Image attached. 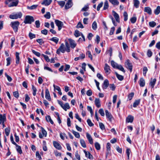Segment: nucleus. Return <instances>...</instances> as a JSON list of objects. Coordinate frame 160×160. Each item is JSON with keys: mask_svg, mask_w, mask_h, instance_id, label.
Instances as JSON below:
<instances>
[{"mask_svg": "<svg viewBox=\"0 0 160 160\" xmlns=\"http://www.w3.org/2000/svg\"><path fill=\"white\" fill-rule=\"evenodd\" d=\"M19 2L18 0H6L5 3L9 7H16Z\"/></svg>", "mask_w": 160, "mask_h": 160, "instance_id": "1", "label": "nucleus"}, {"mask_svg": "<svg viewBox=\"0 0 160 160\" xmlns=\"http://www.w3.org/2000/svg\"><path fill=\"white\" fill-rule=\"evenodd\" d=\"M22 16V13L20 12H14L11 14L9 17L10 18L12 19H16L18 18H20Z\"/></svg>", "mask_w": 160, "mask_h": 160, "instance_id": "2", "label": "nucleus"}, {"mask_svg": "<svg viewBox=\"0 0 160 160\" xmlns=\"http://www.w3.org/2000/svg\"><path fill=\"white\" fill-rule=\"evenodd\" d=\"M20 24L19 22L18 21L12 22H11L10 25L12 28L15 32H17L18 30V27Z\"/></svg>", "mask_w": 160, "mask_h": 160, "instance_id": "3", "label": "nucleus"}, {"mask_svg": "<svg viewBox=\"0 0 160 160\" xmlns=\"http://www.w3.org/2000/svg\"><path fill=\"white\" fill-rule=\"evenodd\" d=\"M34 21V19L32 16L27 15L25 17L24 22L25 24H31L32 22Z\"/></svg>", "mask_w": 160, "mask_h": 160, "instance_id": "4", "label": "nucleus"}, {"mask_svg": "<svg viewBox=\"0 0 160 160\" xmlns=\"http://www.w3.org/2000/svg\"><path fill=\"white\" fill-rule=\"evenodd\" d=\"M66 51V48L63 43H62L59 48L57 50L56 53L58 54H60V52L64 53Z\"/></svg>", "mask_w": 160, "mask_h": 160, "instance_id": "5", "label": "nucleus"}, {"mask_svg": "<svg viewBox=\"0 0 160 160\" xmlns=\"http://www.w3.org/2000/svg\"><path fill=\"white\" fill-rule=\"evenodd\" d=\"M41 129L42 133L39 132V137L40 138H42L43 137H46L47 135V132L46 130L42 127H41Z\"/></svg>", "mask_w": 160, "mask_h": 160, "instance_id": "6", "label": "nucleus"}, {"mask_svg": "<svg viewBox=\"0 0 160 160\" xmlns=\"http://www.w3.org/2000/svg\"><path fill=\"white\" fill-rule=\"evenodd\" d=\"M55 23L58 27V30L60 31L63 25V22L58 20H55Z\"/></svg>", "mask_w": 160, "mask_h": 160, "instance_id": "7", "label": "nucleus"}, {"mask_svg": "<svg viewBox=\"0 0 160 160\" xmlns=\"http://www.w3.org/2000/svg\"><path fill=\"white\" fill-rule=\"evenodd\" d=\"M125 65L126 67L128 69H129L130 72H132V65L131 63L130 62L129 60H127L125 62Z\"/></svg>", "mask_w": 160, "mask_h": 160, "instance_id": "8", "label": "nucleus"}, {"mask_svg": "<svg viewBox=\"0 0 160 160\" xmlns=\"http://www.w3.org/2000/svg\"><path fill=\"white\" fill-rule=\"evenodd\" d=\"M68 40L71 48L74 49L77 46V43L75 41L71 38H69Z\"/></svg>", "mask_w": 160, "mask_h": 160, "instance_id": "9", "label": "nucleus"}, {"mask_svg": "<svg viewBox=\"0 0 160 160\" xmlns=\"http://www.w3.org/2000/svg\"><path fill=\"white\" fill-rule=\"evenodd\" d=\"M105 114L108 119L111 122L113 118V117L111 114L109 112L108 110H105Z\"/></svg>", "mask_w": 160, "mask_h": 160, "instance_id": "10", "label": "nucleus"}, {"mask_svg": "<svg viewBox=\"0 0 160 160\" xmlns=\"http://www.w3.org/2000/svg\"><path fill=\"white\" fill-rule=\"evenodd\" d=\"M53 144L54 147L58 150H61L62 148V147L61 146L60 144L55 141H53Z\"/></svg>", "mask_w": 160, "mask_h": 160, "instance_id": "11", "label": "nucleus"}, {"mask_svg": "<svg viewBox=\"0 0 160 160\" xmlns=\"http://www.w3.org/2000/svg\"><path fill=\"white\" fill-rule=\"evenodd\" d=\"M6 116L5 114H0V124H3L6 121Z\"/></svg>", "mask_w": 160, "mask_h": 160, "instance_id": "12", "label": "nucleus"}, {"mask_svg": "<svg viewBox=\"0 0 160 160\" xmlns=\"http://www.w3.org/2000/svg\"><path fill=\"white\" fill-rule=\"evenodd\" d=\"M72 0H68L65 6V9H68L70 8L72 6Z\"/></svg>", "mask_w": 160, "mask_h": 160, "instance_id": "13", "label": "nucleus"}, {"mask_svg": "<svg viewBox=\"0 0 160 160\" xmlns=\"http://www.w3.org/2000/svg\"><path fill=\"white\" fill-rule=\"evenodd\" d=\"M104 69L106 73L108 74L110 73L111 71L110 67L107 63L105 64Z\"/></svg>", "mask_w": 160, "mask_h": 160, "instance_id": "14", "label": "nucleus"}, {"mask_svg": "<svg viewBox=\"0 0 160 160\" xmlns=\"http://www.w3.org/2000/svg\"><path fill=\"white\" fill-rule=\"evenodd\" d=\"M83 152L85 154V156L89 158V159H93V157L92 155L89 152H87L85 150H83Z\"/></svg>", "mask_w": 160, "mask_h": 160, "instance_id": "15", "label": "nucleus"}, {"mask_svg": "<svg viewBox=\"0 0 160 160\" xmlns=\"http://www.w3.org/2000/svg\"><path fill=\"white\" fill-rule=\"evenodd\" d=\"M134 117L133 116L129 115H128L126 119V122L128 123L132 122L133 121Z\"/></svg>", "mask_w": 160, "mask_h": 160, "instance_id": "16", "label": "nucleus"}, {"mask_svg": "<svg viewBox=\"0 0 160 160\" xmlns=\"http://www.w3.org/2000/svg\"><path fill=\"white\" fill-rule=\"evenodd\" d=\"M109 85V82L107 79L104 80L103 84L102 86V88L103 89H106Z\"/></svg>", "mask_w": 160, "mask_h": 160, "instance_id": "17", "label": "nucleus"}, {"mask_svg": "<svg viewBox=\"0 0 160 160\" xmlns=\"http://www.w3.org/2000/svg\"><path fill=\"white\" fill-rule=\"evenodd\" d=\"M86 137L87 139L88 140L90 143L91 144H92L93 143V141L91 135L88 133H87Z\"/></svg>", "mask_w": 160, "mask_h": 160, "instance_id": "18", "label": "nucleus"}, {"mask_svg": "<svg viewBox=\"0 0 160 160\" xmlns=\"http://www.w3.org/2000/svg\"><path fill=\"white\" fill-rule=\"evenodd\" d=\"M112 13L116 21L117 22H119V16L118 14L114 11H112Z\"/></svg>", "mask_w": 160, "mask_h": 160, "instance_id": "19", "label": "nucleus"}, {"mask_svg": "<svg viewBox=\"0 0 160 160\" xmlns=\"http://www.w3.org/2000/svg\"><path fill=\"white\" fill-rule=\"evenodd\" d=\"M144 12H147L149 15H151L152 13V9L149 7H146L144 8Z\"/></svg>", "mask_w": 160, "mask_h": 160, "instance_id": "20", "label": "nucleus"}, {"mask_svg": "<svg viewBox=\"0 0 160 160\" xmlns=\"http://www.w3.org/2000/svg\"><path fill=\"white\" fill-rule=\"evenodd\" d=\"M45 98L49 101H50L51 100L49 92L48 89H46L45 90Z\"/></svg>", "mask_w": 160, "mask_h": 160, "instance_id": "21", "label": "nucleus"}, {"mask_svg": "<svg viewBox=\"0 0 160 160\" xmlns=\"http://www.w3.org/2000/svg\"><path fill=\"white\" fill-rule=\"evenodd\" d=\"M94 102L97 108H99L101 107L100 102L99 98H96Z\"/></svg>", "mask_w": 160, "mask_h": 160, "instance_id": "22", "label": "nucleus"}, {"mask_svg": "<svg viewBox=\"0 0 160 160\" xmlns=\"http://www.w3.org/2000/svg\"><path fill=\"white\" fill-rule=\"evenodd\" d=\"M52 2V0H44L43 2L41 3L42 5H44L45 6H48Z\"/></svg>", "mask_w": 160, "mask_h": 160, "instance_id": "23", "label": "nucleus"}, {"mask_svg": "<svg viewBox=\"0 0 160 160\" xmlns=\"http://www.w3.org/2000/svg\"><path fill=\"white\" fill-rule=\"evenodd\" d=\"M19 55V53L17 52H16V63L17 64H18L19 63L20 58Z\"/></svg>", "mask_w": 160, "mask_h": 160, "instance_id": "24", "label": "nucleus"}, {"mask_svg": "<svg viewBox=\"0 0 160 160\" xmlns=\"http://www.w3.org/2000/svg\"><path fill=\"white\" fill-rule=\"evenodd\" d=\"M134 6L136 8H138L140 5V2L138 0H133Z\"/></svg>", "mask_w": 160, "mask_h": 160, "instance_id": "25", "label": "nucleus"}, {"mask_svg": "<svg viewBox=\"0 0 160 160\" xmlns=\"http://www.w3.org/2000/svg\"><path fill=\"white\" fill-rule=\"evenodd\" d=\"M145 82L144 79L141 78L139 80V85L141 87H143L145 86Z\"/></svg>", "mask_w": 160, "mask_h": 160, "instance_id": "26", "label": "nucleus"}, {"mask_svg": "<svg viewBox=\"0 0 160 160\" xmlns=\"http://www.w3.org/2000/svg\"><path fill=\"white\" fill-rule=\"evenodd\" d=\"M15 145L16 146V149L17 151L20 154H22V151L21 147L20 146L18 145L17 144Z\"/></svg>", "mask_w": 160, "mask_h": 160, "instance_id": "27", "label": "nucleus"}, {"mask_svg": "<svg viewBox=\"0 0 160 160\" xmlns=\"http://www.w3.org/2000/svg\"><path fill=\"white\" fill-rule=\"evenodd\" d=\"M64 110L66 111L67 109H69L70 108V106L69 104L68 103H66L62 107Z\"/></svg>", "mask_w": 160, "mask_h": 160, "instance_id": "28", "label": "nucleus"}, {"mask_svg": "<svg viewBox=\"0 0 160 160\" xmlns=\"http://www.w3.org/2000/svg\"><path fill=\"white\" fill-rule=\"evenodd\" d=\"M49 40L54 42L56 44H57L59 41V39L58 38L54 37L50 39Z\"/></svg>", "mask_w": 160, "mask_h": 160, "instance_id": "29", "label": "nucleus"}, {"mask_svg": "<svg viewBox=\"0 0 160 160\" xmlns=\"http://www.w3.org/2000/svg\"><path fill=\"white\" fill-rule=\"evenodd\" d=\"M46 119L47 122H50L51 124H53V122L50 116L48 115L46 116Z\"/></svg>", "mask_w": 160, "mask_h": 160, "instance_id": "30", "label": "nucleus"}, {"mask_svg": "<svg viewBox=\"0 0 160 160\" xmlns=\"http://www.w3.org/2000/svg\"><path fill=\"white\" fill-rule=\"evenodd\" d=\"M113 5H118L119 3L117 0H108Z\"/></svg>", "mask_w": 160, "mask_h": 160, "instance_id": "31", "label": "nucleus"}, {"mask_svg": "<svg viewBox=\"0 0 160 160\" xmlns=\"http://www.w3.org/2000/svg\"><path fill=\"white\" fill-rule=\"evenodd\" d=\"M58 5L61 8H63L65 4V2L64 1H57Z\"/></svg>", "mask_w": 160, "mask_h": 160, "instance_id": "32", "label": "nucleus"}, {"mask_svg": "<svg viewBox=\"0 0 160 160\" xmlns=\"http://www.w3.org/2000/svg\"><path fill=\"white\" fill-rule=\"evenodd\" d=\"M115 74L117 78L119 80L122 81L123 79L124 78L122 76L119 74L117 72H115Z\"/></svg>", "mask_w": 160, "mask_h": 160, "instance_id": "33", "label": "nucleus"}, {"mask_svg": "<svg viewBox=\"0 0 160 160\" xmlns=\"http://www.w3.org/2000/svg\"><path fill=\"white\" fill-rule=\"evenodd\" d=\"M140 100H137L135 101L133 104V107L134 108H136L139 105L140 103Z\"/></svg>", "mask_w": 160, "mask_h": 160, "instance_id": "34", "label": "nucleus"}, {"mask_svg": "<svg viewBox=\"0 0 160 160\" xmlns=\"http://www.w3.org/2000/svg\"><path fill=\"white\" fill-rule=\"evenodd\" d=\"M160 12V6H158L154 11V13L156 15H158Z\"/></svg>", "mask_w": 160, "mask_h": 160, "instance_id": "35", "label": "nucleus"}, {"mask_svg": "<svg viewBox=\"0 0 160 160\" xmlns=\"http://www.w3.org/2000/svg\"><path fill=\"white\" fill-rule=\"evenodd\" d=\"M156 80L155 78H154L151 81L150 85L152 88H154V85L156 83Z\"/></svg>", "mask_w": 160, "mask_h": 160, "instance_id": "36", "label": "nucleus"}, {"mask_svg": "<svg viewBox=\"0 0 160 160\" xmlns=\"http://www.w3.org/2000/svg\"><path fill=\"white\" fill-rule=\"evenodd\" d=\"M32 89L33 91V95L34 96H35L36 94V92L37 91V89L36 88L34 87V86L33 85H32Z\"/></svg>", "mask_w": 160, "mask_h": 160, "instance_id": "37", "label": "nucleus"}, {"mask_svg": "<svg viewBox=\"0 0 160 160\" xmlns=\"http://www.w3.org/2000/svg\"><path fill=\"white\" fill-rule=\"evenodd\" d=\"M111 63L112 66L114 68H116L118 67L117 66L118 65V64L113 60L111 61Z\"/></svg>", "mask_w": 160, "mask_h": 160, "instance_id": "38", "label": "nucleus"}, {"mask_svg": "<svg viewBox=\"0 0 160 160\" xmlns=\"http://www.w3.org/2000/svg\"><path fill=\"white\" fill-rule=\"evenodd\" d=\"M92 28L94 30H96L97 28V23L96 21H94L92 25Z\"/></svg>", "mask_w": 160, "mask_h": 160, "instance_id": "39", "label": "nucleus"}, {"mask_svg": "<svg viewBox=\"0 0 160 160\" xmlns=\"http://www.w3.org/2000/svg\"><path fill=\"white\" fill-rule=\"evenodd\" d=\"M109 7L108 3V1H106L104 3V7L103 8V10H106Z\"/></svg>", "mask_w": 160, "mask_h": 160, "instance_id": "40", "label": "nucleus"}, {"mask_svg": "<svg viewBox=\"0 0 160 160\" xmlns=\"http://www.w3.org/2000/svg\"><path fill=\"white\" fill-rule=\"evenodd\" d=\"M38 6V5H33L31 6H28L27 8L28 9L33 10L36 9Z\"/></svg>", "mask_w": 160, "mask_h": 160, "instance_id": "41", "label": "nucleus"}, {"mask_svg": "<svg viewBox=\"0 0 160 160\" xmlns=\"http://www.w3.org/2000/svg\"><path fill=\"white\" fill-rule=\"evenodd\" d=\"M131 152V151L130 149L127 148L126 150V153L127 155V159L128 160L129 159V155L130 153Z\"/></svg>", "mask_w": 160, "mask_h": 160, "instance_id": "42", "label": "nucleus"}, {"mask_svg": "<svg viewBox=\"0 0 160 160\" xmlns=\"http://www.w3.org/2000/svg\"><path fill=\"white\" fill-rule=\"evenodd\" d=\"M72 132L76 138H80V136L78 132H76L74 130H72Z\"/></svg>", "mask_w": 160, "mask_h": 160, "instance_id": "43", "label": "nucleus"}, {"mask_svg": "<svg viewBox=\"0 0 160 160\" xmlns=\"http://www.w3.org/2000/svg\"><path fill=\"white\" fill-rule=\"evenodd\" d=\"M118 67L117 68V69H118L122 71L123 72H125V71L124 69V68L122 67V66L121 65H118Z\"/></svg>", "mask_w": 160, "mask_h": 160, "instance_id": "44", "label": "nucleus"}, {"mask_svg": "<svg viewBox=\"0 0 160 160\" xmlns=\"http://www.w3.org/2000/svg\"><path fill=\"white\" fill-rule=\"evenodd\" d=\"M10 131V128H7L5 129V131L6 135L8 136L9 134Z\"/></svg>", "mask_w": 160, "mask_h": 160, "instance_id": "45", "label": "nucleus"}, {"mask_svg": "<svg viewBox=\"0 0 160 160\" xmlns=\"http://www.w3.org/2000/svg\"><path fill=\"white\" fill-rule=\"evenodd\" d=\"M80 142L82 147L84 148H86V145L85 142L83 139H81L80 140Z\"/></svg>", "mask_w": 160, "mask_h": 160, "instance_id": "46", "label": "nucleus"}, {"mask_svg": "<svg viewBox=\"0 0 160 160\" xmlns=\"http://www.w3.org/2000/svg\"><path fill=\"white\" fill-rule=\"evenodd\" d=\"M95 147L96 149L97 150H99L100 149V145L98 142H96L95 143Z\"/></svg>", "mask_w": 160, "mask_h": 160, "instance_id": "47", "label": "nucleus"}, {"mask_svg": "<svg viewBox=\"0 0 160 160\" xmlns=\"http://www.w3.org/2000/svg\"><path fill=\"white\" fill-rule=\"evenodd\" d=\"M148 71V68L146 67H143L142 71H143V74L144 76H146V73Z\"/></svg>", "mask_w": 160, "mask_h": 160, "instance_id": "48", "label": "nucleus"}, {"mask_svg": "<svg viewBox=\"0 0 160 160\" xmlns=\"http://www.w3.org/2000/svg\"><path fill=\"white\" fill-rule=\"evenodd\" d=\"M81 36L82 37V38H79L78 41L79 42H82V41H85V38L84 36L83 35V34L81 33Z\"/></svg>", "mask_w": 160, "mask_h": 160, "instance_id": "49", "label": "nucleus"}, {"mask_svg": "<svg viewBox=\"0 0 160 160\" xmlns=\"http://www.w3.org/2000/svg\"><path fill=\"white\" fill-rule=\"evenodd\" d=\"M74 35L76 37H78L81 35V33H80L79 31L76 30L75 31Z\"/></svg>", "mask_w": 160, "mask_h": 160, "instance_id": "50", "label": "nucleus"}, {"mask_svg": "<svg viewBox=\"0 0 160 160\" xmlns=\"http://www.w3.org/2000/svg\"><path fill=\"white\" fill-rule=\"evenodd\" d=\"M29 37L31 39L34 38L36 37V35L31 32H30L28 34Z\"/></svg>", "mask_w": 160, "mask_h": 160, "instance_id": "51", "label": "nucleus"}, {"mask_svg": "<svg viewBox=\"0 0 160 160\" xmlns=\"http://www.w3.org/2000/svg\"><path fill=\"white\" fill-rule=\"evenodd\" d=\"M44 17L47 19H49L50 18L51 14L49 12H47L46 14L44 15Z\"/></svg>", "mask_w": 160, "mask_h": 160, "instance_id": "52", "label": "nucleus"}, {"mask_svg": "<svg viewBox=\"0 0 160 160\" xmlns=\"http://www.w3.org/2000/svg\"><path fill=\"white\" fill-rule=\"evenodd\" d=\"M11 60V58L10 57H9L6 58L7 66H8L10 64Z\"/></svg>", "mask_w": 160, "mask_h": 160, "instance_id": "53", "label": "nucleus"}, {"mask_svg": "<svg viewBox=\"0 0 160 160\" xmlns=\"http://www.w3.org/2000/svg\"><path fill=\"white\" fill-rule=\"evenodd\" d=\"M60 136L62 140L64 139L65 137L67 138L66 135L64 133H61L60 134Z\"/></svg>", "mask_w": 160, "mask_h": 160, "instance_id": "54", "label": "nucleus"}, {"mask_svg": "<svg viewBox=\"0 0 160 160\" xmlns=\"http://www.w3.org/2000/svg\"><path fill=\"white\" fill-rule=\"evenodd\" d=\"M149 24L150 27L152 28L154 27L156 25V22L154 21L149 22Z\"/></svg>", "mask_w": 160, "mask_h": 160, "instance_id": "55", "label": "nucleus"}, {"mask_svg": "<svg viewBox=\"0 0 160 160\" xmlns=\"http://www.w3.org/2000/svg\"><path fill=\"white\" fill-rule=\"evenodd\" d=\"M42 55L43 57L45 59L47 62H50V59H49L48 56L45 55L44 54H42Z\"/></svg>", "mask_w": 160, "mask_h": 160, "instance_id": "56", "label": "nucleus"}, {"mask_svg": "<svg viewBox=\"0 0 160 160\" xmlns=\"http://www.w3.org/2000/svg\"><path fill=\"white\" fill-rule=\"evenodd\" d=\"M87 110L88 111H90V112L91 113V115L92 116L93 115V112L92 111V110L91 107L90 106H87Z\"/></svg>", "mask_w": 160, "mask_h": 160, "instance_id": "57", "label": "nucleus"}, {"mask_svg": "<svg viewBox=\"0 0 160 160\" xmlns=\"http://www.w3.org/2000/svg\"><path fill=\"white\" fill-rule=\"evenodd\" d=\"M123 16L124 17V21H126L128 19V15L126 12H124L123 13Z\"/></svg>", "mask_w": 160, "mask_h": 160, "instance_id": "58", "label": "nucleus"}, {"mask_svg": "<svg viewBox=\"0 0 160 160\" xmlns=\"http://www.w3.org/2000/svg\"><path fill=\"white\" fill-rule=\"evenodd\" d=\"M134 93L133 92H131L128 96V98L129 100H131L134 96Z\"/></svg>", "mask_w": 160, "mask_h": 160, "instance_id": "59", "label": "nucleus"}, {"mask_svg": "<svg viewBox=\"0 0 160 160\" xmlns=\"http://www.w3.org/2000/svg\"><path fill=\"white\" fill-rule=\"evenodd\" d=\"M130 20L132 23H134L136 21L137 18L136 17H132L131 18Z\"/></svg>", "mask_w": 160, "mask_h": 160, "instance_id": "60", "label": "nucleus"}, {"mask_svg": "<svg viewBox=\"0 0 160 160\" xmlns=\"http://www.w3.org/2000/svg\"><path fill=\"white\" fill-rule=\"evenodd\" d=\"M32 52L36 56H37L38 57H40L41 55V54L40 53L38 52H37L36 51H35L34 50H32Z\"/></svg>", "mask_w": 160, "mask_h": 160, "instance_id": "61", "label": "nucleus"}, {"mask_svg": "<svg viewBox=\"0 0 160 160\" xmlns=\"http://www.w3.org/2000/svg\"><path fill=\"white\" fill-rule=\"evenodd\" d=\"M86 54L88 56V57L91 59V60L92 59V57L90 51H88L86 53Z\"/></svg>", "mask_w": 160, "mask_h": 160, "instance_id": "62", "label": "nucleus"}, {"mask_svg": "<svg viewBox=\"0 0 160 160\" xmlns=\"http://www.w3.org/2000/svg\"><path fill=\"white\" fill-rule=\"evenodd\" d=\"M99 113L100 114V115L102 116H104L105 115L103 109L102 108L100 109L99 110Z\"/></svg>", "mask_w": 160, "mask_h": 160, "instance_id": "63", "label": "nucleus"}, {"mask_svg": "<svg viewBox=\"0 0 160 160\" xmlns=\"http://www.w3.org/2000/svg\"><path fill=\"white\" fill-rule=\"evenodd\" d=\"M36 157L37 158H38L39 159V160H41L42 159V158L41 157V155H40L39 153L37 151L36 152Z\"/></svg>", "mask_w": 160, "mask_h": 160, "instance_id": "64", "label": "nucleus"}]
</instances>
